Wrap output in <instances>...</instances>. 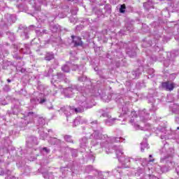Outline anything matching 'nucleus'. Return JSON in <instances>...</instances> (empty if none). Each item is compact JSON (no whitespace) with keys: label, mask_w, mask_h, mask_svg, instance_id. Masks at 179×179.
I'll return each instance as SVG.
<instances>
[{"label":"nucleus","mask_w":179,"mask_h":179,"mask_svg":"<svg viewBox=\"0 0 179 179\" xmlns=\"http://www.w3.org/2000/svg\"><path fill=\"white\" fill-rule=\"evenodd\" d=\"M176 74H171L170 75V78H171V76L175 79L176 78V76H175Z\"/></svg>","instance_id":"49530a36"},{"label":"nucleus","mask_w":179,"mask_h":179,"mask_svg":"<svg viewBox=\"0 0 179 179\" xmlns=\"http://www.w3.org/2000/svg\"><path fill=\"white\" fill-rule=\"evenodd\" d=\"M80 146H82V148H85V146H86V143H87V138L84 137L80 141Z\"/></svg>","instance_id":"aec40b11"},{"label":"nucleus","mask_w":179,"mask_h":179,"mask_svg":"<svg viewBox=\"0 0 179 179\" xmlns=\"http://www.w3.org/2000/svg\"><path fill=\"white\" fill-rule=\"evenodd\" d=\"M49 142H50V143H51V145H57L58 143V142H59V140H58L55 138H50Z\"/></svg>","instance_id":"5701e85b"},{"label":"nucleus","mask_w":179,"mask_h":179,"mask_svg":"<svg viewBox=\"0 0 179 179\" xmlns=\"http://www.w3.org/2000/svg\"><path fill=\"white\" fill-rule=\"evenodd\" d=\"M161 138L162 139H167V135H164L163 132L161 134Z\"/></svg>","instance_id":"58836bf2"},{"label":"nucleus","mask_w":179,"mask_h":179,"mask_svg":"<svg viewBox=\"0 0 179 179\" xmlns=\"http://www.w3.org/2000/svg\"><path fill=\"white\" fill-rule=\"evenodd\" d=\"M127 55L131 57V58H132L134 57H136V52H135V51H128L127 52Z\"/></svg>","instance_id":"a878e982"},{"label":"nucleus","mask_w":179,"mask_h":179,"mask_svg":"<svg viewBox=\"0 0 179 179\" xmlns=\"http://www.w3.org/2000/svg\"><path fill=\"white\" fill-rule=\"evenodd\" d=\"M115 120H117V119H113L111 117H108L106 120V125H108L109 127H111V125H114V122H115Z\"/></svg>","instance_id":"ddd939ff"},{"label":"nucleus","mask_w":179,"mask_h":179,"mask_svg":"<svg viewBox=\"0 0 179 179\" xmlns=\"http://www.w3.org/2000/svg\"><path fill=\"white\" fill-rule=\"evenodd\" d=\"M8 51L7 50H1L0 51V59H3L4 57H6L8 55Z\"/></svg>","instance_id":"412c9836"},{"label":"nucleus","mask_w":179,"mask_h":179,"mask_svg":"<svg viewBox=\"0 0 179 179\" xmlns=\"http://www.w3.org/2000/svg\"><path fill=\"white\" fill-rule=\"evenodd\" d=\"M23 36H24V38H29V36L27 35V34L24 33L22 36L23 37Z\"/></svg>","instance_id":"a19ab883"},{"label":"nucleus","mask_w":179,"mask_h":179,"mask_svg":"<svg viewBox=\"0 0 179 179\" xmlns=\"http://www.w3.org/2000/svg\"><path fill=\"white\" fill-rule=\"evenodd\" d=\"M76 92H80V94L79 96L76 97V101L78 104L80 106V108H75L71 106H64L60 108L59 113H64L66 117H69V115H72L74 113H82L83 111V108L85 107H87L86 104H87V94L88 96H100V93L94 94V92H96V90H92V92H90V90L89 88L82 87H69L64 90L66 97H72L73 96V93H76Z\"/></svg>","instance_id":"f257e3e1"},{"label":"nucleus","mask_w":179,"mask_h":179,"mask_svg":"<svg viewBox=\"0 0 179 179\" xmlns=\"http://www.w3.org/2000/svg\"><path fill=\"white\" fill-rule=\"evenodd\" d=\"M7 82H8V83H10L11 80H10V79H8V80H7Z\"/></svg>","instance_id":"8fccbe9b"},{"label":"nucleus","mask_w":179,"mask_h":179,"mask_svg":"<svg viewBox=\"0 0 179 179\" xmlns=\"http://www.w3.org/2000/svg\"><path fill=\"white\" fill-rule=\"evenodd\" d=\"M41 153L42 155H48V153H50V149L45 147L42 150H41Z\"/></svg>","instance_id":"b1692460"},{"label":"nucleus","mask_w":179,"mask_h":179,"mask_svg":"<svg viewBox=\"0 0 179 179\" xmlns=\"http://www.w3.org/2000/svg\"><path fill=\"white\" fill-rule=\"evenodd\" d=\"M149 5H152V2L148 1L143 3L144 8H146V9H149L150 8H152V6L149 7Z\"/></svg>","instance_id":"c756f323"},{"label":"nucleus","mask_w":179,"mask_h":179,"mask_svg":"<svg viewBox=\"0 0 179 179\" xmlns=\"http://www.w3.org/2000/svg\"><path fill=\"white\" fill-rule=\"evenodd\" d=\"M80 69H83V66H80Z\"/></svg>","instance_id":"864d4df0"},{"label":"nucleus","mask_w":179,"mask_h":179,"mask_svg":"<svg viewBox=\"0 0 179 179\" xmlns=\"http://www.w3.org/2000/svg\"><path fill=\"white\" fill-rule=\"evenodd\" d=\"M113 96L111 95H105L103 96H102V100L103 101H105V103H108V101H110L111 100V98Z\"/></svg>","instance_id":"6ab92c4d"},{"label":"nucleus","mask_w":179,"mask_h":179,"mask_svg":"<svg viewBox=\"0 0 179 179\" xmlns=\"http://www.w3.org/2000/svg\"><path fill=\"white\" fill-rule=\"evenodd\" d=\"M162 87L168 90V92H171V90L176 87V84L172 83H163Z\"/></svg>","instance_id":"1a4fd4ad"},{"label":"nucleus","mask_w":179,"mask_h":179,"mask_svg":"<svg viewBox=\"0 0 179 179\" xmlns=\"http://www.w3.org/2000/svg\"><path fill=\"white\" fill-rule=\"evenodd\" d=\"M73 43L76 47L78 45H82V39L79 36H72Z\"/></svg>","instance_id":"9d476101"},{"label":"nucleus","mask_w":179,"mask_h":179,"mask_svg":"<svg viewBox=\"0 0 179 179\" xmlns=\"http://www.w3.org/2000/svg\"><path fill=\"white\" fill-rule=\"evenodd\" d=\"M64 80V74L59 73L55 76H53L51 80V83L54 85V83H57V82H62Z\"/></svg>","instance_id":"6e6552de"},{"label":"nucleus","mask_w":179,"mask_h":179,"mask_svg":"<svg viewBox=\"0 0 179 179\" xmlns=\"http://www.w3.org/2000/svg\"><path fill=\"white\" fill-rule=\"evenodd\" d=\"M36 51H40V49H36Z\"/></svg>","instance_id":"4d7b16f0"},{"label":"nucleus","mask_w":179,"mask_h":179,"mask_svg":"<svg viewBox=\"0 0 179 179\" xmlns=\"http://www.w3.org/2000/svg\"><path fill=\"white\" fill-rule=\"evenodd\" d=\"M13 47H14V51L17 50V45H14Z\"/></svg>","instance_id":"79ce46f5"},{"label":"nucleus","mask_w":179,"mask_h":179,"mask_svg":"<svg viewBox=\"0 0 179 179\" xmlns=\"http://www.w3.org/2000/svg\"><path fill=\"white\" fill-rule=\"evenodd\" d=\"M87 179H94V178H93V176H88L87 177Z\"/></svg>","instance_id":"c03bdc74"},{"label":"nucleus","mask_w":179,"mask_h":179,"mask_svg":"<svg viewBox=\"0 0 179 179\" xmlns=\"http://www.w3.org/2000/svg\"><path fill=\"white\" fill-rule=\"evenodd\" d=\"M43 177L46 179H54V175L52 173H45Z\"/></svg>","instance_id":"a211bd4d"},{"label":"nucleus","mask_w":179,"mask_h":179,"mask_svg":"<svg viewBox=\"0 0 179 179\" xmlns=\"http://www.w3.org/2000/svg\"><path fill=\"white\" fill-rule=\"evenodd\" d=\"M33 3H36V2H35L34 1H33Z\"/></svg>","instance_id":"e2e57ef3"},{"label":"nucleus","mask_w":179,"mask_h":179,"mask_svg":"<svg viewBox=\"0 0 179 179\" xmlns=\"http://www.w3.org/2000/svg\"><path fill=\"white\" fill-rule=\"evenodd\" d=\"M20 51L22 54H30V48L29 47V45H24V48H20Z\"/></svg>","instance_id":"9b49d317"},{"label":"nucleus","mask_w":179,"mask_h":179,"mask_svg":"<svg viewBox=\"0 0 179 179\" xmlns=\"http://www.w3.org/2000/svg\"><path fill=\"white\" fill-rule=\"evenodd\" d=\"M30 2H31V3H33L31 2V0H30Z\"/></svg>","instance_id":"0e129e2a"},{"label":"nucleus","mask_w":179,"mask_h":179,"mask_svg":"<svg viewBox=\"0 0 179 179\" xmlns=\"http://www.w3.org/2000/svg\"><path fill=\"white\" fill-rule=\"evenodd\" d=\"M78 80H79L80 82H85V80H86V76H81V77H79V78H78Z\"/></svg>","instance_id":"f704fd0d"},{"label":"nucleus","mask_w":179,"mask_h":179,"mask_svg":"<svg viewBox=\"0 0 179 179\" xmlns=\"http://www.w3.org/2000/svg\"><path fill=\"white\" fill-rule=\"evenodd\" d=\"M142 73L139 72V70H137L136 71L132 72V75L135 76V78H138V76L141 74Z\"/></svg>","instance_id":"cd10ccee"},{"label":"nucleus","mask_w":179,"mask_h":179,"mask_svg":"<svg viewBox=\"0 0 179 179\" xmlns=\"http://www.w3.org/2000/svg\"><path fill=\"white\" fill-rule=\"evenodd\" d=\"M122 100V99H120V101H121Z\"/></svg>","instance_id":"69168bd1"},{"label":"nucleus","mask_w":179,"mask_h":179,"mask_svg":"<svg viewBox=\"0 0 179 179\" xmlns=\"http://www.w3.org/2000/svg\"><path fill=\"white\" fill-rule=\"evenodd\" d=\"M92 127L94 128V133L91 135V138H94L92 141L94 146L99 143L98 141H100L101 148L105 149L106 153L108 155L111 153V143H115V142H124V138H115V137H108L106 134H101V129H95L94 128H100V125L97 124V120L91 122Z\"/></svg>","instance_id":"7ed1b4c3"},{"label":"nucleus","mask_w":179,"mask_h":179,"mask_svg":"<svg viewBox=\"0 0 179 179\" xmlns=\"http://www.w3.org/2000/svg\"><path fill=\"white\" fill-rule=\"evenodd\" d=\"M39 134H40L41 139L44 140L45 139V138H47V134L44 133V131H40Z\"/></svg>","instance_id":"bb28decb"},{"label":"nucleus","mask_w":179,"mask_h":179,"mask_svg":"<svg viewBox=\"0 0 179 179\" xmlns=\"http://www.w3.org/2000/svg\"><path fill=\"white\" fill-rule=\"evenodd\" d=\"M170 164H174V162H170Z\"/></svg>","instance_id":"6e6d98bb"},{"label":"nucleus","mask_w":179,"mask_h":179,"mask_svg":"<svg viewBox=\"0 0 179 179\" xmlns=\"http://www.w3.org/2000/svg\"><path fill=\"white\" fill-rule=\"evenodd\" d=\"M45 101H46L45 99L43 98L39 100V103H40V104H43V103H45Z\"/></svg>","instance_id":"e433bc0d"},{"label":"nucleus","mask_w":179,"mask_h":179,"mask_svg":"<svg viewBox=\"0 0 179 179\" xmlns=\"http://www.w3.org/2000/svg\"><path fill=\"white\" fill-rule=\"evenodd\" d=\"M120 13H124L125 12V5H122L120 6Z\"/></svg>","instance_id":"72a5a7b5"},{"label":"nucleus","mask_w":179,"mask_h":179,"mask_svg":"<svg viewBox=\"0 0 179 179\" xmlns=\"http://www.w3.org/2000/svg\"><path fill=\"white\" fill-rule=\"evenodd\" d=\"M156 110H157L156 108H152V110H153V111H156Z\"/></svg>","instance_id":"603ef678"},{"label":"nucleus","mask_w":179,"mask_h":179,"mask_svg":"<svg viewBox=\"0 0 179 179\" xmlns=\"http://www.w3.org/2000/svg\"><path fill=\"white\" fill-rule=\"evenodd\" d=\"M120 117H123V118L131 117L130 124H131L136 131H149L151 129L150 124L145 123L146 121L149 120V113H146L145 110L139 111L138 117L136 115V112L129 111V109H128L127 107H123Z\"/></svg>","instance_id":"f03ea898"},{"label":"nucleus","mask_w":179,"mask_h":179,"mask_svg":"<svg viewBox=\"0 0 179 179\" xmlns=\"http://www.w3.org/2000/svg\"><path fill=\"white\" fill-rule=\"evenodd\" d=\"M50 44V41H44V43H41L40 45V47H41L42 48H44L45 47H47V45Z\"/></svg>","instance_id":"c85d7f7f"},{"label":"nucleus","mask_w":179,"mask_h":179,"mask_svg":"<svg viewBox=\"0 0 179 179\" xmlns=\"http://www.w3.org/2000/svg\"><path fill=\"white\" fill-rule=\"evenodd\" d=\"M141 152H143L145 149H149V145L148 144V140L144 139L143 141L141 143Z\"/></svg>","instance_id":"f8f14e48"},{"label":"nucleus","mask_w":179,"mask_h":179,"mask_svg":"<svg viewBox=\"0 0 179 179\" xmlns=\"http://www.w3.org/2000/svg\"><path fill=\"white\" fill-rule=\"evenodd\" d=\"M126 167H128V165Z\"/></svg>","instance_id":"774afa93"},{"label":"nucleus","mask_w":179,"mask_h":179,"mask_svg":"<svg viewBox=\"0 0 179 179\" xmlns=\"http://www.w3.org/2000/svg\"><path fill=\"white\" fill-rule=\"evenodd\" d=\"M113 149L115 150L116 156L119 161L122 163V164H128L131 162H134V158H124V152H122V148L120 146H115Z\"/></svg>","instance_id":"39448f33"},{"label":"nucleus","mask_w":179,"mask_h":179,"mask_svg":"<svg viewBox=\"0 0 179 179\" xmlns=\"http://www.w3.org/2000/svg\"><path fill=\"white\" fill-rule=\"evenodd\" d=\"M148 73L150 75V78H153V73H155V69H150L148 71Z\"/></svg>","instance_id":"7c9ffc66"},{"label":"nucleus","mask_w":179,"mask_h":179,"mask_svg":"<svg viewBox=\"0 0 179 179\" xmlns=\"http://www.w3.org/2000/svg\"><path fill=\"white\" fill-rule=\"evenodd\" d=\"M70 66L72 69V71H76V69H79V66L78 65H75V64H70Z\"/></svg>","instance_id":"473e14b6"},{"label":"nucleus","mask_w":179,"mask_h":179,"mask_svg":"<svg viewBox=\"0 0 179 179\" xmlns=\"http://www.w3.org/2000/svg\"><path fill=\"white\" fill-rule=\"evenodd\" d=\"M69 66H71V63H67L62 67V70L63 71V72H69V71H71Z\"/></svg>","instance_id":"dca6fc26"},{"label":"nucleus","mask_w":179,"mask_h":179,"mask_svg":"<svg viewBox=\"0 0 179 179\" xmlns=\"http://www.w3.org/2000/svg\"><path fill=\"white\" fill-rule=\"evenodd\" d=\"M55 86L57 87V85L55 84Z\"/></svg>","instance_id":"338daca9"},{"label":"nucleus","mask_w":179,"mask_h":179,"mask_svg":"<svg viewBox=\"0 0 179 179\" xmlns=\"http://www.w3.org/2000/svg\"><path fill=\"white\" fill-rule=\"evenodd\" d=\"M179 119V117H176V121H177V120H178Z\"/></svg>","instance_id":"680f3d73"},{"label":"nucleus","mask_w":179,"mask_h":179,"mask_svg":"<svg viewBox=\"0 0 179 179\" xmlns=\"http://www.w3.org/2000/svg\"><path fill=\"white\" fill-rule=\"evenodd\" d=\"M6 35H7L8 38H9V40H10V41H15V40L16 39V38L15 36V34L10 32V31H7Z\"/></svg>","instance_id":"4468645a"},{"label":"nucleus","mask_w":179,"mask_h":179,"mask_svg":"<svg viewBox=\"0 0 179 179\" xmlns=\"http://www.w3.org/2000/svg\"><path fill=\"white\" fill-rule=\"evenodd\" d=\"M164 65L167 68V66H169V61H165Z\"/></svg>","instance_id":"ea45409f"},{"label":"nucleus","mask_w":179,"mask_h":179,"mask_svg":"<svg viewBox=\"0 0 179 179\" xmlns=\"http://www.w3.org/2000/svg\"><path fill=\"white\" fill-rule=\"evenodd\" d=\"M71 22H73V23H75V22H76V20L75 19H73V20H71Z\"/></svg>","instance_id":"09e8293b"},{"label":"nucleus","mask_w":179,"mask_h":179,"mask_svg":"<svg viewBox=\"0 0 179 179\" xmlns=\"http://www.w3.org/2000/svg\"><path fill=\"white\" fill-rule=\"evenodd\" d=\"M80 124V117H76L73 122V127H78Z\"/></svg>","instance_id":"4be33fe9"},{"label":"nucleus","mask_w":179,"mask_h":179,"mask_svg":"<svg viewBox=\"0 0 179 179\" xmlns=\"http://www.w3.org/2000/svg\"><path fill=\"white\" fill-rule=\"evenodd\" d=\"M149 162H155V159H150Z\"/></svg>","instance_id":"de8ad7c7"},{"label":"nucleus","mask_w":179,"mask_h":179,"mask_svg":"<svg viewBox=\"0 0 179 179\" xmlns=\"http://www.w3.org/2000/svg\"><path fill=\"white\" fill-rule=\"evenodd\" d=\"M19 48H22V45H20L19 46Z\"/></svg>","instance_id":"052dcab7"},{"label":"nucleus","mask_w":179,"mask_h":179,"mask_svg":"<svg viewBox=\"0 0 179 179\" xmlns=\"http://www.w3.org/2000/svg\"><path fill=\"white\" fill-rule=\"evenodd\" d=\"M37 36H43V34H48V31L43 29L42 31L40 30H36Z\"/></svg>","instance_id":"f3484780"},{"label":"nucleus","mask_w":179,"mask_h":179,"mask_svg":"<svg viewBox=\"0 0 179 179\" xmlns=\"http://www.w3.org/2000/svg\"><path fill=\"white\" fill-rule=\"evenodd\" d=\"M162 156H164V155H166L167 157H162L161 162H169L167 159L169 160H171V157H173L174 155V148H169V144H164V148L162 149Z\"/></svg>","instance_id":"423d86ee"},{"label":"nucleus","mask_w":179,"mask_h":179,"mask_svg":"<svg viewBox=\"0 0 179 179\" xmlns=\"http://www.w3.org/2000/svg\"><path fill=\"white\" fill-rule=\"evenodd\" d=\"M16 22V15L6 14L0 22V29L2 30H8V26Z\"/></svg>","instance_id":"20e7f679"},{"label":"nucleus","mask_w":179,"mask_h":179,"mask_svg":"<svg viewBox=\"0 0 179 179\" xmlns=\"http://www.w3.org/2000/svg\"><path fill=\"white\" fill-rule=\"evenodd\" d=\"M64 140L66 142H69L70 143H73V140H72V137L71 136H65Z\"/></svg>","instance_id":"393cba45"},{"label":"nucleus","mask_w":179,"mask_h":179,"mask_svg":"<svg viewBox=\"0 0 179 179\" xmlns=\"http://www.w3.org/2000/svg\"><path fill=\"white\" fill-rule=\"evenodd\" d=\"M151 59H152V61H157V57H152Z\"/></svg>","instance_id":"37998d69"},{"label":"nucleus","mask_w":179,"mask_h":179,"mask_svg":"<svg viewBox=\"0 0 179 179\" xmlns=\"http://www.w3.org/2000/svg\"><path fill=\"white\" fill-rule=\"evenodd\" d=\"M45 59L46 61H51V59H54V53L53 52H48V53H46Z\"/></svg>","instance_id":"2eb2a0df"},{"label":"nucleus","mask_w":179,"mask_h":179,"mask_svg":"<svg viewBox=\"0 0 179 179\" xmlns=\"http://www.w3.org/2000/svg\"><path fill=\"white\" fill-rule=\"evenodd\" d=\"M162 130L164 131V132H166V128H163Z\"/></svg>","instance_id":"3c124183"},{"label":"nucleus","mask_w":179,"mask_h":179,"mask_svg":"<svg viewBox=\"0 0 179 179\" xmlns=\"http://www.w3.org/2000/svg\"><path fill=\"white\" fill-rule=\"evenodd\" d=\"M177 130H178V131L179 130V127H177Z\"/></svg>","instance_id":"bf43d9fd"},{"label":"nucleus","mask_w":179,"mask_h":179,"mask_svg":"<svg viewBox=\"0 0 179 179\" xmlns=\"http://www.w3.org/2000/svg\"><path fill=\"white\" fill-rule=\"evenodd\" d=\"M13 58H15V59H21L22 57H20V56H19V55H17V53H15L14 55H13Z\"/></svg>","instance_id":"c9c22d12"},{"label":"nucleus","mask_w":179,"mask_h":179,"mask_svg":"<svg viewBox=\"0 0 179 179\" xmlns=\"http://www.w3.org/2000/svg\"><path fill=\"white\" fill-rule=\"evenodd\" d=\"M153 98H150V99H149V101H150V103H153Z\"/></svg>","instance_id":"a18cd8bd"},{"label":"nucleus","mask_w":179,"mask_h":179,"mask_svg":"<svg viewBox=\"0 0 179 179\" xmlns=\"http://www.w3.org/2000/svg\"><path fill=\"white\" fill-rule=\"evenodd\" d=\"M31 139H33V142H34V143H35V145H38V143L36 142V141H37V138L31 137Z\"/></svg>","instance_id":"4c0bfd02"},{"label":"nucleus","mask_w":179,"mask_h":179,"mask_svg":"<svg viewBox=\"0 0 179 179\" xmlns=\"http://www.w3.org/2000/svg\"><path fill=\"white\" fill-rule=\"evenodd\" d=\"M59 89H62V86L59 85Z\"/></svg>","instance_id":"5fc2aeb1"},{"label":"nucleus","mask_w":179,"mask_h":179,"mask_svg":"<svg viewBox=\"0 0 179 179\" xmlns=\"http://www.w3.org/2000/svg\"><path fill=\"white\" fill-rule=\"evenodd\" d=\"M156 171H157V173H164V171L163 170V168H162V166H157V167L156 168Z\"/></svg>","instance_id":"2f4dec72"},{"label":"nucleus","mask_w":179,"mask_h":179,"mask_svg":"<svg viewBox=\"0 0 179 179\" xmlns=\"http://www.w3.org/2000/svg\"><path fill=\"white\" fill-rule=\"evenodd\" d=\"M37 115L34 114V113L29 112L28 113V115L24 117V124H29V122H33L34 118H37V121L41 125V127H43V125H45V120L43 117H37Z\"/></svg>","instance_id":"0eeeda50"},{"label":"nucleus","mask_w":179,"mask_h":179,"mask_svg":"<svg viewBox=\"0 0 179 179\" xmlns=\"http://www.w3.org/2000/svg\"><path fill=\"white\" fill-rule=\"evenodd\" d=\"M149 157H150V158H152V155H150Z\"/></svg>","instance_id":"13d9d810"}]
</instances>
